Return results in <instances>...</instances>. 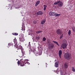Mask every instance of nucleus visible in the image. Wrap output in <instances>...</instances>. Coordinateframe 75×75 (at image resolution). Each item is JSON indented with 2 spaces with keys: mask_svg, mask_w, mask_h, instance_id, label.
<instances>
[{
  "mask_svg": "<svg viewBox=\"0 0 75 75\" xmlns=\"http://www.w3.org/2000/svg\"><path fill=\"white\" fill-rule=\"evenodd\" d=\"M64 57L67 60H69L71 58V54L69 52H67L64 54Z\"/></svg>",
  "mask_w": 75,
  "mask_h": 75,
  "instance_id": "1",
  "label": "nucleus"
},
{
  "mask_svg": "<svg viewBox=\"0 0 75 75\" xmlns=\"http://www.w3.org/2000/svg\"><path fill=\"white\" fill-rule=\"evenodd\" d=\"M58 4V6H59V7H62L63 6V2L60 0L54 2V5H56V4Z\"/></svg>",
  "mask_w": 75,
  "mask_h": 75,
  "instance_id": "2",
  "label": "nucleus"
},
{
  "mask_svg": "<svg viewBox=\"0 0 75 75\" xmlns=\"http://www.w3.org/2000/svg\"><path fill=\"white\" fill-rule=\"evenodd\" d=\"M14 46L15 48H18V49H20L21 50H22L23 49V47L22 46H21V45H16V43H15V45H14Z\"/></svg>",
  "mask_w": 75,
  "mask_h": 75,
  "instance_id": "3",
  "label": "nucleus"
},
{
  "mask_svg": "<svg viewBox=\"0 0 75 75\" xmlns=\"http://www.w3.org/2000/svg\"><path fill=\"white\" fill-rule=\"evenodd\" d=\"M56 33L57 34H58V35H61V34H62V32L61 30L58 29L57 30Z\"/></svg>",
  "mask_w": 75,
  "mask_h": 75,
  "instance_id": "4",
  "label": "nucleus"
},
{
  "mask_svg": "<svg viewBox=\"0 0 75 75\" xmlns=\"http://www.w3.org/2000/svg\"><path fill=\"white\" fill-rule=\"evenodd\" d=\"M54 47V45L53 43H50L49 45V48L50 50L52 49Z\"/></svg>",
  "mask_w": 75,
  "mask_h": 75,
  "instance_id": "5",
  "label": "nucleus"
},
{
  "mask_svg": "<svg viewBox=\"0 0 75 75\" xmlns=\"http://www.w3.org/2000/svg\"><path fill=\"white\" fill-rule=\"evenodd\" d=\"M67 45L66 43H63L62 45V47L63 49H67Z\"/></svg>",
  "mask_w": 75,
  "mask_h": 75,
  "instance_id": "6",
  "label": "nucleus"
},
{
  "mask_svg": "<svg viewBox=\"0 0 75 75\" xmlns=\"http://www.w3.org/2000/svg\"><path fill=\"white\" fill-rule=\"evenodd\" d=\"M56 13L55 12H52V11H50L49 13V15L50 16H55Z\"/></svg>",
  "mask_w": 75,
  "mask_h": 75,
  "instance_id": "7",
  "label": "nucleus"
},
{
  "mask_svg": "<svg viewBox=\"0 0 75 75\" xmlns=\"http://www.w3.org/2000/svg\"><path fill=\"white\" fill-rule=\"evenodd\" d=\"M43 14V12H42V11H39L37 13V14L38 15H39V16H40L41 15H42Z\"/></svg>",
  "mask_w": 75,
  "mask_h": 75,
  "instance_id": "8",
  "label": "nucleus"
},
{
  "mask_svg": "<svg viewBox=\"0 0 75 75\" xmlns=\"http://www.w3.org/2000/svg\"><path fill=\"white\" fill-rule=\"evenodd\" d=\"M46 22V19H44L42 20L41 21V24H44Z\"/></svg>",
  "mask_w": 75,
  "mask_h": 75,
  "instance_id": "9",
  "label": "nucleus"
},
{
  "mask_svg": "<svg viewBox=\"0 0 75 75\" xmlns=\"http://www.w3.org/2000/svg\"><path fill=\"white\" fill-rule=\"evenodd\" d=\"M59 54L60 58H61V56L62 55V50H60L59 51Z\"/></svg>",
  "mask_w": 75,
  "mask_h": 75,
  "instance_id": "10",
  "label": "nucleus"
},
{
  "mask_svg": "<svg viewBox=\"0 0 75 75\" xmlns=\"http://www.w3.org/2000/svg\"><path fill=\"white\" fill-rule=\"evenodd\" d=\"M19 38L21 42H23L24 41V40L23 39V37Z\"/></svg>",
  "mask_w": 75,
  "mask_h": 75,
  "instance_id": "11",
  "label": "nucleus"
},
{
  "mask_svg": "<svg viewBox=\"0 0 75 75\" xmlns=\"http://www.w3.org/2000/svg\"><path fill=\"white\" fill-rule=\"evenodd\" d=\"M40 1H36V2L35 4V6H37L40 4Z\"/></svg>",
  "mask_w": 75,
  "mask_h": 75,
  "instance_id": "12",
  "label": "nucleus"
},
{
  "mask_svg": "<svg viewBox=\"0 0 75 75\" xmlns=\"http://www.w3.org/2000/svg\"><path fill=\"white\" fill-rule=\"evenodd\" d=\"M25 64V63H23V62H21L20 65L21 66V67H23V66H24Z\"/></svg>",
  "mask_w": 75,
  "mask_h": 75,
  "instance_id": "13",
  "label": "nucleus"
},
{
  "mask_svg": "<svg viewBox=\"0 0 75 75\" xmlns=\"http://www.w3.org/2000/svg\"><path fill=\"white\" fill-rule=\"evenodd\" d=\"M64 67L65 68H68V63H66L64 64Z\"/></svg>",
  "mask_w": 75,
  "mask_h": 75,
  "instance_id": "14",
  "label": "nucleus"
},
{
  "mask_svg": "<svg viewBox=\"0 0 75 75\" xmlns=\"http://www.w3.org/2000/svg\"><path fill=\"white\" fill-rule=\"evenodd\" d=\"M52 42H53L54 43V44H56L57 45H58V46H59V45L58 44V42H57L56 41H53Z\"/></svg>",
  "mask_w": 75,
  "mask_h": 75,
  "instance_id": "15",
  "label": "nucleus"
},
{
  "mask_svg": "<svg viewBox=\"0 0 75 75\" xmlns=\"http://www.w3.org/2000/svg\"><path fill=\"white\" fill-rule=\"evenodd\" d=\"M55 66L56 68H58V62H56L55 63Z\"/></svg>",
  "mask_w": 75,
  "mask_h": 75,
  "instance_id": "16",
  "label": "nucleus"
},
{
  "mask_svg": "<svg viewBox=\"0 0 75 75\" xmlns=\"http://www.w3.org/2000/svg\"><path fill=\"white\" fill-rule=\"evenodd\" d=\"M13 42L14 43L16 42V44H17V39H16V38H15V39L14 40Z\"/></svg>",
  "mask_w": 75,
  "mask_h": 75,
  "instance_id": "17",
  "label": "nucleus"
},
{
  "mask_svg": "<svg viewBox=\"0 0 75 75\" xmlns=\"http://www.w3.org/2000/svg\"><path fill=\"white\" fill-rule=\"evenodd\" d=\"M44 10L45 11L46 10V8H47V5H44Z\"/></svg>",
  "mask_w": 75,
  "mask_h": 75,
  "instance_id": "18",
  "label": "nucleus"
},
{
  "mask_svg": "<svg viewBox=\"0 0 75 75\" xmlns=\"http://www.w3.org/2000/svg\"><path fill=\"white\" fill-rule=\"evenodd\" d=\"M8 46H9L10 47V46H12V47H13V45H14V44L10 43L8 44Z\"/></svg>",
  "mask_w": 75,
  "mask_h": 75,
  "instance_id": "19",
  "label": "nucleus"
},
{
  "mask_svg": "<svg viewBox=\"0 0 75 75\" xmlns=\"http://www.w3.org/2000/svg\"><path fill=\"white\" fill-rule=\"evenodd\" d=\"M12 34H13V35H18V34L17 33H12Z\"/></svg>",
  "mask_w": 75,
  "mask_h": 75,
  "instance_id": "20",
  "label": "nucleus"
},
{
  "mask_svg": "<svg viewBox=\"0 0 75 75\" xmlns=\"http://www.w3.org/2000/svg\"><path fill=\"white\" fill-rule=\"evenodd\" d=\"M71 30H69L68 32V34L69 36H70V35H71Z\"/></svg>",
  "mask_w": 75,
  "mask_h": 75,
  "instance_id": "21",
  "label": "nucleus"
},
{
  "mask_svg": "<svg viewBox=\"0 0 75 75\" xmlns=\"http://www.w3.org/2000/svg\"><path fill=\"white\" fill-rule=\"evenodd\" d=\"M21 52L22 53V56H24V54H25V51L22 50H21Z\"/></svg>",
  "mask_w": 75,
  "mask_h": 75,
  "instance_id": "22",
  "label": "nucleus"
},
{
  "mask_svg": "<svg viewBox=\"0 0 75 75\" xmlns=\"http://www.w3.org/2000/svg\"><path fill=\"white\" fill-rule=\"evenodd\" d=\"M17 64H18V66H20V64H21V62H20V60L18 61L17 62Z\"/></svg>",
  "mask_w": 75,
  "mask_h": 75,
  "instance_id": "23",
  "label": "nucleus"
},
{
  "mask_svg": "<svg viewBox=\"0 0 75 75\" xmlns=\"http://www.w3.org/2000/svg\"><path fill=\"white\" fill-rule=\"evenodd\" d=\"M35 38L36 40H39L40 38V36H37Z\"/></svg>",
  "mask_w": 75,
  "mask_h": 75,
  "instance_id": "24",
  "label": "nucleus"
},
{
  "mask_svg": "<svg viewBox=\"0 0 75 75\" xmlns=\"http://www.w3.org/2000/svg\"><path fill=\"white\" fill-rule=\"evenodd\" d=\"M72 71H73V72H75V68L74 67H72Z\"/></svg>",
  "mask_w": 75,
  "mask_h": 75,
  "instance_id": "25",
  "label": "nucleus"
},
{
  "mask_svg": "<svg viewBox=\"0 0 75 75\" xmlns=\"http://www.w3.org/2000/svg\"><path fill=\"white\" fill-rule=\"evenodd\" d=\"M46 38H45V37H44L42 38V40L43 41H46Z\"/></svg>",
  "mask_w": 75,
  "mask_h": 75,
  "instance_id": "26",
  "label": "nucleus"
},
{
  "mask_svg": "<svg viewBox=\"0 0 75 75\" xmlns=\"http://www.w3.org/2000/svg\"><path fill=\"white\" fill-rule=\"evenodd\" d=\"M60 15H61V14L56 13L55 14V16H60Z\"/></svg>",
  "mask_w": 75,
  "mask_h": 75,
  "instance_id": "27",
  "label": "nucleus"
},
{
  "mask_svg": "<svg viewBox=\"0 0 75 75\" xmlns=\"http://www.w3.org/2000/svg\"><path fill=\"white\" fill-rule=\"evenodd\" d=\"M42 31H39V30H38L37 32V33L39 34V33H41V32H42Z\"/></svg>",
  "mask_w": 75,
  "mask_h": 75,
  "instance_id": "28",
  "label": "nucleus"
},
{
  "mask_svg": "<svg viewBox=\"0 0 75 75\" xmlns=\"http://www.w3.org/2000/svg\"><path fill=\"white\" fill-rule=\"evenodd\" d=\"M35 51V49H33L32 50V52H34Z\"/></svg>",
  "mask_w": 75,
  "mask_h": 75,
  "instance_id": "29",
  "label": "nucleus"
},
{
  "mask_svg": "<svg viewBox=\"0 0 75 75\" xmlns=\"http://www.w3.org/2000/svg\"><path fill=\"white\" fill-rule=\"evenodd\" d=\"M63 35H62L60 36V39H61L62 38V36Z\"/></svg>",
  "mask_w": 75,
  "mask_h": 75,
  "instance_id": "30",
  "label": "nucleus"
},
{
  "mask_svg": "<svg viewBox=\"0 0 75 75\" xmlns=\"http://www.w3.org/2000/svg\"><path fill=\"white\" fill-rule=\"evenodd\" d=\"M23 59H21L20 60L21 62H23Z\"/></svg>",
  "mask_w": 75,
  "mask_h": 75,
  "instance_id": "31",
  "label": "nucleus"
},
{
  "mask_svg": "<svg viewBox=\"0 0 75 75\" xmlns=\"http://www.w3.org/2000/svg\"><path fill=\"white\" fill-rule=\"evenodd\" d=\"M73 29V31H75V28H72Z\"/></svg>",
  "mask_w": 75,
  "mask_h": 75,
  "instance_id": "32",
  "label": "nucleus"
},
{
  "mask_svg": "<svg viewBox=\"0 0 75 75\" xmlns=\"http://www.w3.org/2000/svg\"><path fill=\"white\" fill-rule=\"evenodd\" d=\"M33 23L34 24H36V21H33Z\"/></svg>",
  "mask_w": 75,
  "mask_h": 75,
  "instance_id": "33",
  "label": "nucleus"
},
{
  "mask_svg": "<svg viewBox=\"0 0 75 75\" xmlns=\"http://www.w3.org/2000/svg\"><path fill=\"white\" fill-rule=\"evenodd\" d=\"M30 44V42H29V44Z\"/></svg>",
  "mask_w": 75,
  "mask_h": 75,
  "instance_id": "34",
  "label": "nucleus"
},
{
  "mask_svg": "<svg viewBox=\"0 0 75 75\" xmlns=\"http://www.w3.org/2000/svg\"><path fill=\"white\" fill-rule=\"evenodd\" d=\"M16 60H18V59H17Z\"/></svg>",
  "mask_w": 75,
  "mask_h": 75,
  "instance_id": "35",
  "label": "nucleus"
}]
</instances>
